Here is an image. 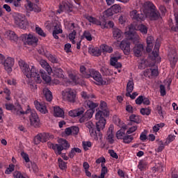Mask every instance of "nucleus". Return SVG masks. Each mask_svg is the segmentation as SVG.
I'll use <instances>...</instances> for the list:
<instances>
[{
    "label": "nucleus",
    "instance_id": "nucleus-1",
    "mask_svg": "<svg viewBox=\"0 0 178 178\" xmlns=\"http://www.w3.org/2000/svg\"><path fill=\"white\" fill-rule=\"evenodd\" d=\"M99 106L102 110H99L95 114V119L97 120L95 124L92 123L91 121L86 123V127L88 129L90 137H92L95 141L102 139L101 130L105 129V124H106L105 118L109 116V108H108L106 102L102 101Z\"/></svg>",
    "mask_w": 178,
    "mask_h": 178
},
{
    "label": "nucleus",
    "instance_id": "nucleus-2",
    "mask_svg": "<svg viewBox=\"0 0 178 178\" xmlns=\"http://www.w3.org/2000/svg\"><path fill=\"white\" fill-rule=\"evenodd\" d=\"M19 66L27 79H31L32 81H35L38 84H40L42 80L46 83L51 82V76H48L45 71L40 70L38 72V70L34 65H29L23 60L19 61Z\"/></svg>",
    "mask_w": 178,
    "mask_h": 178
},
{
    "label": "nucleus",
    "instance_id": "nucleus-3",
    "mask_svg": "<svg viewBox=\"0 0 178 178\" xmlns=\"http://www.w3.org/2000/svg\"><path fill=\"white\" fill-rule=\"evenodd\" d=\"M144 12L146 16L152 21H156L161 19V13H159L156 6L151 1H146L145 3Z\"/></svg>",
    "mask_w": 178,
    "mask_h": 178
},
{
    "label": "nucleus",
    "instance_id": "nucleus-4",
    "mask_svg": "<svg viewBox=\"0 0 178 178\" xmlns=\"http://www.w3.org/2000/svg\"><path fill=\"white\" fill-rule=\"evenodd\" d=\"M13 17L14 19V24L17 27L22 29V30H26L29 27V21L24 14L14 13Z\"/></svg>",
    "mask_w": 178,
    "mask_h": 178
},
{
    "label": "nucleus",
    "instance_id": "nucleus-5",
    "mask_svg": "<svg viewBox=\"0 0 178 178\" xmlns=\"http://www.w3.org/2000/svg\"><path fill=\"white\" fill-rule=\"evenodd\" d=\"M5 108L6 111H11V112L17 116H24V115L29 113V111H24L19 103H15V104L7 103L5 104Z\"/></svg>",
    "mask_w": 178,
    "mask_h": 178
},
{
    "label": "nucleus",
    "instance_id": "nucleus-6",
    "mask_svg": "<svg viewBox=\"0 0 178 178\" xmlns=\"http://www.w3.org/2000/svg\"><path fill=\"white\" fill-rule=\"evenodd\" d=\"M85 17L86 20L89 22V23L96 24V26H100L102 29H108V27L112 29V27L115 26V24L112 21H108V23H106L105 21L104 22H101V21H99L98 19L91 15H86Z\"/></svg>",
    "mask_w": 178,
    "mask_h": 178
},
{
    "label": "nucleus",
    "instance_id": "nucleus-7",
    "mask_svg": "<svg viewBox=\"0 0 178 178\" xmlns=\"http://www.w3.org/2000/svg\"><path fill=\"white\" fill-rule=\"evenodd\" d=\"M62 95L64 101H67V102H70L71 104H74L77 97V92H76L74 89L67 88L63 91Z\"/></svg>",
    "mask_w": 178,
    "mask_h": 178
},
{
    "label": "nucleus",
    "instance_id": "nucleus-8",
    "mask_svg": "<svg viewBox=\"0 0 178 178\" xmlns=\"http://www.w3.org/2000/svg\"><path fill=\"white\" fill-rule=\"evenodd\" d=\"M98 105V103H95L90 100H86L83 102V106H85L86 109H88L83 115L88 120L92 118V115H94V113L95 112V108H97Z\"/></svg>",
    "mask_w": 178,
    "mask_h": 178
},
{
    "label": "nucleus",
    "instance_id": "nucleus-9",
    "mask_svg": "<svg viewBox=\"0 0 178 178\" xmlns=\"http://www.w3.org/2000/svg\"><path fill=\"white\" fill-rule=\"evenodd\" d=\"M26 111H29L28 113H30L29 115V120L31 123V126H33V127L38 128L40 127L41 122H40V118L38 117V114L34 111L27 109Z\"/></svg>",
    "mask_w": 178,
    "mask_h": 178
},
{
    "label": "nucleus",
    "instance_id": "nucleus-10",
    "mask_svg": "<svg viewBox=\"0 0 178 178\" xmlns=\"http://www.w3.org/2000/svg\"><path fill=\"white\" fill-rule=\"evenodd\" d=\"M21 38L22 41L28 45H35V44L38 42V38L31 34H23L22 35Z\"/></svg>",
    "mask_w": 178,
    "mask_h": 178
},
{
    "label": "nucleus",
    "instance_id": "nucleus-11",
    "mask_svg": "<svg viewBox=\"0 0 178 178\" xmlns=\"http://www.w3.org/2000/svg\"><path fill=\"white\" fill-rule=\"evenodd\" d=\"M70 30L71 31V33L69 34V39L72 44H76V41L74 40L76 38L77 31L80 30V26L74 23H72L70 24Z\"/></svg>",
    "mask_w": 178,
    "mask_h": 178
},
{
    "label": "nucleus",
    "instance_id": "nucleus-12",
    "mask_svg": "<svg viewBox=\"0 0 178 178\" xmlns=\"http://www.w3.org/2000/svg\"><path fill=\"white\" fill-rule=\"evenodd\" d=\"M168 60L170 63V66L172 69H175L176 67V64L177 63L178 60V56H177V51L176 49L171 50L168 56Z\"/></svg>",
    "mask_w": 178,
    "mask_h": 178
},
{
    "label": "nucleus",
    "instance_id": "nucleus-13",
    "mask_svg": "<svg viewBox=\"0 0 178 178\" xmlns=\"http://www.w3.org/2000/svg\"><path fill=\"white\" fill-rule=\"evenodd\" d=\"M89 72V79L92 77V79H93L95 81L97 82L98 84H102V75H101V73H99V72L94 69H90Z\"/></svg>",
    "mask_w": 178,
    "mask_h": 178
},
{
    "label": "nucleus",
    "instance_id": "nucleus-14",
    "mask_svg": "<svg viewBox=\"0 0 178 178\" xmlns=\"http://www.w3.org/2000/svg\"><path fill=\"white\" fill-rule=\"evenodd\" d=\"M1 63L3 65L5 70L8 73L12 72V67L15 65V58L12 57H8L4 60V61H1Z\"/></svg>",
    "mask_w": 178,
    "mask_h": 178
},
{
    "label": "nucleus",
    "instance_id": "nucleus-15",
    "mask_svg": "<svg viewBox=\"0 0 178 178\" xmlns=\"http://www.w3.org/2000/svg\"><path fill=\"white\" fill-rule=\"evenodd\" d=\"M121 124L122 122H120V120L118 119V126L122 127V129L118 131L116 133V137L118 140H123L127 134V133L126 134V124H123L121 125Z\"/></svg>",
    "mask_w": 178,
    "mask_h": 178
},
{
    "label": "nucleus",
    "instance_id": "nucleus-16",
    "mask_svg": "<svg viewBox=\"0 0 178 178\" xmlns=\"http://www.w3.org/2000/svg\"><path fill=\"white\" fill-rule=\"evenodd\" d=\"M72 3H70L69 1H63V2L59 5L58 13H60L64 10H65V12H72Z\"/></svg>",
    "mask_w": 178,
    "mask_h": 178
},
{
    "label": "nucleus",
    "instance_id": "nucleus-17",
    "mask_svg": "<svg viewBox=\"0 0 178 178\" xmlns=\"http://www.w3.org/2000/svg\"><path fill=\"white\" fill-rule=\"evenodd\" d=\"M133 51L135 56L137 58L143 56V54H144L145 52V50H144V45L141 44H136L133 49Z\"/></svg>",
    "mask_w": 178,
    "mask_h": 178
},
{
    "label": "nucleus",
    "instance_id": "nucleus-18",
    "mask_svg": "<svg viewBox=\"0 0 178 178\" xmlns=\"http://www.w3.org/2000/svg\"><path fill=\"white\" fill-rule=\"evenodd\" d=\"M120 48L123 51L124 55H129V54H130V42H129V41H121Z\"/></svg>",
    "mask_w": 178,
    "mask_h": 178
},
{
    "label": "nucleus",
    "instance_id": "nucleus-19",
    "mask_svg": "<svg viewBox=\"0 0 178 178\" xmlns=\"http://www.w3.org/2000/svg\"><path fill=\"white\" fill-rule=\"evenodd\" d=\"M34 105H35L37 111L40 112V113L45 114L48 112V110H47V106L45 105L44 103H42V102L40 103L36 100L34 102Z\"/></svg>",
    "mask_w": 178,
    "mask_h": 178
},
{
    "label": "nucleus",
    "instance_id": "nucleus-20",
    "mask_svg": "<svg viewBox=\"0 0 178 178\" xmlns=\"http://www.w3.org/2000/svg\"><path fill=\"white\" fill-rule=\"evenodd\" d=\"M120 58H122V56H115L111 57L110 60L111 65L113 66L116 69H120V67H122V63L118 62V60H119Z\"/></svg>",
    "mask_w": 178,
    "mask_h": 178
},
{
    "label": "nucleus",
    "instance_id": "nucleus-21",
    "mask_svg": "<svg viewBox=\"0 0 178 178\" xmlns=\"http://www.w3.org/2000/svg\"><path fill=\"white\" fill-rule=\"evenodd\" d=\"M63 33V30H62V26L60 24H56L54 25V30L53 31V37L56 40H59V36L58 34H62Z\"/></svg>",
    "mask_w": 178,
    "mask_h": 178
},
{
    "label": "nucleus",
    "instance_id": "nucleus-22",
    "mask_svg": "<svg viewBox=\"0 0 178 178\" xmlns=\"http://www.w3.org/2000/svg\"><path fill=\"white\" fill-rule=\"evenodd\" d=\"M115 137V135L113 134V127H110L108 128V130L107 131L106 138L109 143V144H113L115 143V140H113V138Z\"/></svg>",
    "mask_w": 178,
    "mask_h": 178
},
{
    "label": "nucleus",
    "instance_id": "nucleus-23",
    "mask_svg": "<svg viewBox=\"0 0 178 178\" xmlns=\"http://www.w3.org/2000/svg\"><path fill=\"white\" fill-rule=\"evenodd\" d=\"M131 17L134 20H136L137 22H141L144 19V15L141 13H138V11L134 10L130 13Z\"/></svg>",
    "mask_w": 178,
    "mask_h": 178
},
{
    "label": "nucleus",
    "instance_id": "nucleus-24",
    "mask_svg": "<svg viewBox=\"0 0 178 178\" xmlns=\"http://www.w3.org/2000/svg\"><path fill=\"white\" fill-rule=\"evenodd\" d=\"M40 65L43 67V69H45L49 76L52 74V68L45 60H40Z\"/></svg>",
    "mask_w": 178,
    "mask_h": 178
},
{
    "label": "nucleus",
    "instance_id": "nucleus-25",
    "mask_svg": "<svg viewBox=\"0 0 178 178\" xmlns=\"http://www.w3.org/2000/svg\"><path fill=\"white\" fill-rule=\"evenodd\" d=\"M147 47L146 51L147 52H151L152 51V48H154V37L148 36L147 38Z\"/></svg>",
    "mask_w": 178,
    "mask_h": 178
},
{
    "label": "nucleus",
    "instance_id": "nucleus-26",
    "mask_svg": "<svg viewBox=\"0 0 178 178\" xmlns=\"http://www.w3.org/2000/svg\"><path fill=\"white\" fill-rule=\"evenodd\" d=\"M143 74L145 77H149V76H154V77H156V76L159 74L158 70L152 68L147 69L144 72Z\"/></svg>",
    "mask_w": 178,
    "mask_h": 178
},
{
    "label": "nucleus",
    "instance_id": "nucleus-27",
    "mask_svg": "<svg viewBox=\"0 0 178 178\" xmlns=\"http://www.w3.org/2000/svg\"><path fill=\"white\" fill-rule=\"evenodd\" d=\"M88 52L93 56H101V50L98 47L90 46L88 48Z\"/></svg>",
    "mask_w": 178,
    "mask_h": 178
},
{
    "label": "nucleus",
    "instance_id": "nucleus-28",
    "mask_svg": "<svg viewBox=\"0 0 178 178\" xmlns=\"http://www.w3.org/2000/svg\"><path fill=\"white\" fill-rule=\"evenodd\" d=\"M113 37L115 40H122V37H123V32L118 28H114L113 29Z\"/></svg>",
    "mask_w": 178,
    "mask_h": 178
},
{
    "label": "nucleus",
    "instance_id": "nucleus-29",
    "mask_svg": "<svg viewBox=\"0 0 178 178\" xmlns=\"http://www.w3.org/2000/svg\"><path fill=\"white\" fill-rule=\"evenodd\" d=\"M127 40L129 41H136L137 38V34L136 32L131 31V27L129 28V31L126 32Z\"/></svg>",
    "mask_w": 178,
    "mask_h": 178
},
{
    "label": "nucleus",
    "instance_id": "nucleus-30",
    "mask_svg": "<svg viewBox=\"0 0 178 178\" xmlns=\"http://www.w3.org/2000/svg\"><path fill=\"white\" fill-rule=\"evenodd\" d=\"M80 72L83 79H90V69L87 70L85 66L81 65L80 67Z\"/></svg>",
    "mask_w": 178,
    "mask_h": 178
},
{
    "label": "nucleus",
    "instance_id": "nucleus-31",
    "mask_svg": "<svg viewBox=\"0 0 178 178\" xmlns=\"http://www.w3.org/2000/svg\"><path fill=\"white\" fill-rule=\"evenodd\" d=\"M54 116L56 118H63L65 116V112L59 106L54 107Z\"/></svg>",
    "mask_w": 178,
    "mask_h": 178
},
{
    "label": "nucleus",
    "instance_id": "nucleus-32",
    "mask_svg": "<svg viewBox=\"0 0 178 178\" xmlns=\"http://www.w3.org/2000/svg\"><path fill=\"white\" fill-rule=\"evenodd\" d=\"M28 7L29 10L36 12L38 13V12H41V8L35 3L29 2L28 3Z\"/></svg>",
    "mask_w": 178,
    "mask_h": 178
},
{
    "label": "nucleus",
    "instance_id": "nucleus-33",
    "mask_svg": "<svg viewBox=\"0 0 178 178\" xmlns=\"http://www.w3.org/2000/svg\"><path fill=\"white\" fill-rule=\"evenodd\" d=\"M43 94L46 100L48 102H51L52 101V92L48 88L43 89Z\"/></svg>",
    "mask_w": 178,
    "mask_h": 178
},
{
    "label": "nucleus",
    "instance_id": "nucleus-34",
    "mask_svg": "<svg viewBox=\"0 0 178 178\" xmlns=\"http://www.w3.org/2000/svg\"><path fill=\"white\" fill-rule=\"evenodd\" d=\"M58 144L62 147L63 149H68V148H70V144H69V142L65 139L60 138L58 140Z\"/></svg>",
    "mask_w": 178,
    "mask_h": 178
},
{
    "label": "nucleus",
    "instance_id": "nucleus-35",
    "mask_svg": "<svg viewBox=\"0 0 178 178\" xmlns=\"http://www.w3.org/2000/svg\"><path fill=\"white\" fill-rule=\"evenodd\" d=\"M51 74L55 76V77H58V79H63L65 76L63 75V70L60 68H56L54 72H52Z\"/></svg>",
    "mask_w": 178,
    "mask_h": 178
},
{
    "label": "nucleus",
    "instance_id": "nucleus-36",
    "mask_svg": "<svg viewBox=\"0 0 178 178\" xmlns=\"http://www.w3.org/2000/svg\"><path fill=\"white\" fill-rule=\"evenodd\" d=\"M8 40L11 41H17V35L13 31H8L6 33Z\"/></svg>",
    "mask_w": 178,
    "mask_h": 178
},
{
    "label": "nucleus",
    "instance_id": "nucleus-37",
    "mask_svg": "<svg viewBox=\"0 0 178 178\" xmlns=\"http://www.w3.org/2000/svg\"><path fill=\"white\" fill-rule=\"evenodd\" d=\"M81 149L79 147H74L71 149V151L69 153V156L71 159L74 158V155H76V154H81Z\"/></svg>",
    "mask_w": 178,
    "mask_h": 178
},
{
    "label": "nucleus",
    "instance_id": "nucleus-38",
    "mask_svg": "<svg viewBox=\"0 0 178 178\" xmlns=\"http://www.w3.org/2000/svg\"><path fill=\"white\" fill-rule=\"evenodd\" d=\"M126 90L127 92H133V90H134V82L133 81V79L128 81Z\"/></svg>",
    "mask_w": 178,
    "mask_h": 178
},
{
    "label": "nucleus",
    "instance_id": "nucleus-39",
    "mask_svg": "<svg viewBox=\"0 0 178 178\" xmlns=\"http://www.w3.org/2000/svg\"><path fill=\"white\" fill-rule=\"evenodd\" d=\"M54 151L55 152L56 155H62V152L63 151V147L60 146V145L58 144H55Z\"/></svg>",
    "mask_w": 178,
    "mask_h": 178
},
{
    "label": "nucleus",
    "instance_id": "nucleus-40",
    "mask_svg": "<svg viewBox=\"0 0 178 178\" xmlns=\"http://www.w3.org/2000/svg\"><path fill=\"white\" fill-rule=\"evenodd\" d=\"M122 140L124 144H130V143H132L133 140H134V137L133 135H129L127 134Z\"/></svg>",
    "mask_w": 178,
    "mask_h": 178
},
{
    "label": "nucleus",
    "instance_id": "nucleus-41",
    "mask_svg": "<svg viewBox=\"0 0 178 178\" xmlns=\"http://www.w3.org/2000/svg\"><path fill=\"white\" fill-rule=\"evenodd\" d=\"M58 166L61 170H65L67 168V163L65 162L62 159L59 158L58 159Z\"/></svg>",
    "mask_w": 178,
    "mask_h": 178
},
{
    "label": "nucleus",
    "instance_id": "nucleus-42",
    "mask_svg": "<svg viewBox=\"0 0 178 178\" xmlns=\"http://www.w3.org/2000/svg\"><path fill=\"white\" fill-rule=\"evenodd\" d=\"M42 143H47L49 138H54V135H51L48 133L41 134Z\"/></svg>",
    "mask_w": 178,
    "mask_h": 178
},
{
    "label": "nucleus",
    "instance_id": "nucleus-43",
    "mask_svg": "<svg viewBox=\"0 0 178 178\" xmlns=\"http://www.w3.org/2000/svg\"><path fill=\"white\" fill-rule=\"evenodd\" d=\"M81 95L83 99H92V98H95V95H91L86 91L81 92Z\"/></svg>",
    "mask_w": 178,
    "mask_h": 178
},
{
    "label": "nucleus",
    "instance_id": "nucleus-44",
    "mask_svg": "<svg viewBox=\"0 0 178 178\" xmlns=\"http://www.w3.org/2000/svg\"><path fill=\"white\" fill-rule=\"evenodd\" d=\"M147 165L148 163L147 162L144 161H140L138 163V168L141 172H143V170H145V169H147Z\"/></svg>",
    "mask_w": 178,
    "mask_h": 178
},
{
    "label": "nucleus",
    "instance_id": "nucleus-45",
    "mask_svg": "<svg viewBox=\"0 0 178 178\" xmlns=\"http://www.w3.org/2000/svg\"><path fill=\"white\" fill-rule=\"evenodd\" d=\"M129 119L131 122H134V123H140L141 122V119H140V116L132 114L130 117Z\"/></svg>",
    "mask_w": 178,
    "mask_h": 178
},
{
    "label": "nucleus",
    "instance_id": "nucleus-46",
    "mask_svg": "<svg viewBox=\"0 0 178 178\" xmlns=\"http://www.w3.org/2000/svg\"><path fill=\"white\" fill-rule=\"evenodd\" d=\"M102 49L104 51V52H108V54L113 52V49H112V47L106 44H103L102 46Z\"/></svg>",
    "mask_w": 178,
    "mask_h": 178
},
{
    "label": "nucleus",
    "instance_id": "nucleus-47",
    "mask_svg": "<svg viewBox=\"0 0 178 178\" xmlns=\"http://www.w3.org/2000/svg\"><path fill=\"white\" fill-rule=\"evenodd\" d=\"M140 113L141 115H143L146 116H149V115H151V109H149V108H142L140 109Z\"/></svg>",
    "mask_w": 178,
    "mask_h": 178
},
{
    "label": "nucleus",
    "instance_id": "nucleus-48",
    "mask_svg": "<svg viewBox=\"0 0 178 178\" xmlns=\"http://www.w3.org/2000/svg\"><path fill=\"white\" fill-rule=\"evenodd\" d=\"M35 31H36L37 34H38L41 37H47V34L45 33H44V31L40 26H35Z\"/></svg>",
    "mask_w": 178,
    "mask_h": 178
},
{
    "label": "nucleus",
    "instance_id": "nucleus-49",
    "mask_svg": "<svg viewBox=\"0 0 178 178\" xmlns=\"http://www.w3.org/2000/svg\"><path fill=\"white\" fill-rule=\"evenodd\" d=\"M81 37H85L87 41H92V36H91V33L88 31H85Z\"/></svg>",
    "mask_w": 178,
    "mask_h": 178
},
{
    "label": "nucleus",
    "instance_id": "nucleus-50",
    "mask_svg": "<svg viewBox=\"0 0 178 178\" xmlns=\"http://www.w3.org/2000/svg\"><path fill=\"white\" fill-rule=\"evenodd\" d=\"M34 144L36 145H38L40 143H42V137L41 136V134H38L34 138Z\"/></svg>",
    "mask_w": 178,
    "mask_h": 178
},
{
    "label": "nucleus",
    "instance_id": "nucleus-51",
    "mask_svg": "<svg viewBox=\"0 0 178 178\" xmlns=\"http://www.w3.org/2000/svg\"><path fill=\"white\" fill-rule=\"evenodd\" d=\"M138 29L143 34H147V33H148V28L144 24L139 25Z\"/></svg>",
    "mask_w": 178,
    "mask_h": 178
},
{
    "label": "nucleus",
    "instance_id": "nucleus-52",
    "mask_svg": "<svg viewBox=\"0 0 178 178\" xmlns=\"http://www.w3.org/2000/svg\"><path fill=\"white\" fill-rule=\"evenodd\" d=\"M92 144L90 141L83 142V147L85 151H88V148H91Z\"/></svg>",
    "mask_w": 178,
    "mask_h": 178
},
{
    "label": "nucleus",
    "instance_id": "nucleus-53",
    "mask_svg": "<svg viewBox=\"0 0 178 178\" xmlns=\"http://www.w3.org/2000/svg\"><path fill=\"white\" fill-rule=\"evenodd\" d=\"M108 172H109V170H108V167L104 165H102V170H101V175H102V178L105 177V175H106Z\"/></svg>",
    "mask_w": 178,
    "mask_h": 178
},
{
    "label": "nucleus",
    "instance_id": "nucleus-54",
    "mask_svg": "<svg viewBox=\"0 0 178 178\" xmlns=\"http://www.w3.org/2000/svg\"><path fill=\"white\" fill-rule=\"evenodd\" d=\"M15 171V164L11 163L8 165V168H7L6 170V173L7 175H10V173H12V172Z\"/></svg>",
    "mask_w": 178,
    "mask_h": 178
},
{
    "label": "nucleus",
    "instance_id": "nucleus-55",
    "mask_svg": "<svg viewBox=\"0 0 178 178\" xmlns=\"http://www.w3.org/2000/svg\"><path fill=\"white\" fill-rule=\"evenodd\" d=\"M122 8L118 4H114L113 6H111V10L114 12V13H119L120 12Z\"/></svg>",
    "mask_w": 178,
    "mask_h": 178
},
{
    "label": "nucleus",
    "instance_id": "nucleus-56",
    "mask_svg": "<svg viewBox=\"0 0 178 178\" xmlns=\"http://www.w3.org/2000/svg\"><path fill=\"white\" fill-rule=\"evenodd\" d=\"M3 92L4 94H6V99L7 101H10L11 98H10V90L8 89V88H5L3 89Z\"/></svg>",
    "mask_w": 178,
    "mask_h": 178
},
{
    "label": "nucleus",
    "instance_id": "nucleus-57",
    "mask_svg": "<svg viewBox=\"0 0 178 178\" xmlns=\"http://www.w3.org/2000/svg\"><path fill=\"white\" fill-rule=\"evenodd\" d=\"M106 162V159L104 156H101L96 160V163L97 164L102 163L101 166H102V165H105Z\"/></svg>",
    "mask_w": 178,
    "mask_h": 178
},
{
    "label": "nucleus",
    "instance_id": "nucleus-58",
    "mask_svg": "<svg viewBox=\"0 0 178 178\" xmlns=\"http://www.w3.org/2000/svg\"><path fill=\"white\" fill-rule=\"evenodd\" d=\"M108 154H110V156H111L112 158H114V159H119V156H118V154L115 152V150L109 149Z\"/></svg>",
    "mask_w": 178,
    "mask_h": 178
},
{
    "label": "nucleus",
    "instance_id": "nucleus-59",
    "mask_svg": "<svg viewBox=\"0 0 178 178\" xmlns=\"http://www.w3.org/2000/svg\"><path fill=\"white\" fill-rule=\"evenodd\" d=\"M125 95L126 97H129L131 99H136V97L138 95V93L137 92H134L131 95V92H127Z\"/></svg>",
    "mask_w": 178,
    "mask_h": 178
},
{
    "label": "nucleus",
    "instance_id": "nucleus-60",
    "mask_svg": "<svg viewBox=\"0 0 178 178\" xmlns=\"http://www.w3.org/2000/svg\"><path fill=\"white\" fill-rule=\"evenodd\" d=\"M160 94L161 97H165V95H166V89L163 85H160Z\"/></svg>",
    "mask_w": 178,
    "mask_h": 178
},
{
    "label": "nucleus",
    "instance_id": "nucleus-61",
    "mask_svg": "<svg viewBox=\"0 0 178 178\" xmlns=\"http://www.w3.org/2000/svg\"><path fill=\"white\" fill-rule=\"evenodd\" d=\"M143 101H144V96L140 95L138 97L137 99H136V105H141V104H143Z\"/></svg>",
    "mask_w": 178,
    "mask_h": 178
},
{
    "label": "nucleus",
    "instance_id": "nucleus-62",
    "mask_svg": "<svg viewBox=\"0 0 178 178\" xmlns=\"http://www.w3.org/2000/svg\"><path fill=\"white\" fill-rule=\"evenodd\" d=\"M71 130H72V134H74V136H77L79 134V129L78 127H74V126L71 127Z\"/></svg>",
    "mask_w": 178,
    "mask_h": 178
},
{
    "label": "nucleus",
    "instance_id": "nucleus-63",
    "mask_svg": "<svg viewBox=\"0 0 178 178\" xmlns=\"http://www.w3.org/2000/svg\"><path fill=\"white\" fill-rule=\"evenodd\" d=\"M165 149V144L162 142H159V146L157 148V152H162V150Z\"/></svg>",
    "mask_w": 178,
    "mask_h": 178
},
{
    "label": "nucleus",
    "instance_id": "nucleus-64",
    "mask_svg": "<svg viewBox=\"0 0 178 178\" xmlns=\"http://www.w3.org/2000/svg\"><path fill=\"white\" fill-rule=\"evenodd\" d=\"M136 130H137V127L133 126L127 130V134H131V133H134V131H136Z\"/></svg>",
    "mask_w": 178,
    "mask_h": 178
}]
</instances>
